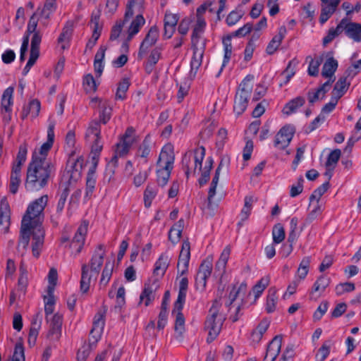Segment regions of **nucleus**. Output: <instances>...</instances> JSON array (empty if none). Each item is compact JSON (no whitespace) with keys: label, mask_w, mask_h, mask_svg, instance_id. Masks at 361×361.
I'll return each instance as SVG.
<instances>
[{"label":"nucleus","mask_w":361,"mask_h":361,"mask_svg":"<svg viewBox=\"0 0 361 361\" xmlns=\"http://www.w3.org/2000/svg\"><path fill=\"white\" fill-rule=\"evenodd\" d=\"M174 159L172 145H165L160 152L157 161V182L160 185L164 186L167 183L173 167Z\"/></svg>","instance_id":"423d86ee"},{"label":"nucleus","mask_w":361,"mask_h":361,"mask_svg":"<svg viewBox=\"0 0 361 361\" xmlns=\"http://www.w3.org/2000/svg\"><path fill=\"white\" fill-rule=\"evenodd\" d=\"M188 285V281L187 278L183 277L180 280L178 295L177 300L175 302V304H176L178 309H179L181 307H183L185 304Z\"/></svg>","instance_id":"79ce46f5"},{"label":"nucleus","mask_w":361,"mask_h":361,"mask_svg":"<svg viewBox=\"0 0 361 361\" xmlns=\"http://www.w3.org/2000/svg\"><path fill=\"white\" fill-rule=\"evenodd\" d=\"M190 258V246L188 241H184L182 244L179 255L177 269L178 273L184 274L187 272Z\"/></svg>","instance_id":"a211bd4d"},{"label":"nucleus","mask_w":361,"mask_h":361,"mask_svg":"<svg viewBox=\"0 0 361 361\" xmlns=\"http://www.w3.org/2000/svg\"><path fill=\"white\" fill-rule=\"evenodd\" d=\"M344 23L345 20H342L340 23L337 25V27L334 29L331 28L329 30L328 35L324 37L323 42L324 44H329L331 42V41L338 36L340 33H341L344 30Z\"/></svg>","instance_id":"8fccbe9b"},{"label":"nucleus","mask_w":361,"mask_h":361,"mask_svg":"<svg viewBox=\"0 0 361 361\" xmlns=\"http://www.w3.org/2000/svg\"><path fill=\"white\" fill-rule=\"evenodd\" d=\"M253 80V75H247L240 83L236 92L233 109L238 115L244 112L247 106L248 97L252 89Z\"/></svg>","instance_id":"6e6552de"},{"label":"nucleus","mask_w":361,"mask_h":361,"mask_svg":"<svg viewBox=\"0 0 361 361\" xmlns=\"http://www.w3.org/2000/svg\"><path fill=\"white\" fill-rule=\"evenodd\" d=\"M51 327V334H55L56 338H58L60 335V330L61 326L62 319L59 314H54L50 317Z\"/></svg>","instance_id":"052dcab7"},{"label":"nucleus","mask_w":361,"mask_h":361,"mask_svg":"<svg viewBox=\"0 0 361 361\" xmlns=\"http://www.w3.org/2000/svg\"><path fill=\"white\" fill-rule=\"evenodd\" d=\"M84 164V159L82 157L71 158L69 159L66 171L61 178V186L64 187V190L61 193L59 200L56 212L61 214L65 207L68 190L67 186L77 182L81 176L82 169Z\"/></svg>","instance_id":"7ed1b4c3"},{"label":"nucleus","mask_w":361,"mask_h":361,"mask_svg":"<svg viewBox=\"0 0 361 361\" xmlns=\"http://www.w3.org/2000/svg\"><path fill=\"white\" fill-rule=\"evenodd\" d=\"M178 20L179 17L177 14L169 11L166 12L164 17V37L169 39L172 37Z\"/></svg>","instance_id":"412c9836"},{"label":"nucleus","mask_w":361,"mask_h":361,"mask_svg":"<svg viewBox=\"0 0 361 361\" xmlns=\"http://www.w3.org/2000/svg\"><path fill=\"white\" fill-rule=\"evenodd\" d=\"M100 83L99 78H94L91 73L85 74L83 76L82 86L87 93H94L97 91Z\"/></svg>","instance_id":"f704fd0d"},{"label":"nucleus","mask_w":361,"mask_h":361,"mask_svg":"<svg viewBox=\"0 0 361 361\" xmlns=\"http://www.w3.org/2000/svg\"><path fill=\"white\" fill-rule=\"evenodd\" d=\"M329 187V182H326L317 188L310 197V203L314 204V201L319 202L321 197L327 191Z\"/></svg>","instance_id":"0e129e2a"},{"label":"nucleus","mask_w":361,"mask_h":361,"mask_svg":"<svg viewBox=\"0 0 361 361\" xmlns=\"http://www.w3.org/2000/svg\"><path fill=\"white\" fill-rule=\"evenodd\" d=\"M130 148H128L123 142L121 140L116 145L114 149V154L112 157V161L116 162L118 159L128 154Z\"/></svg>","instance_id":"680f3d73"},{"label":"nucleus","mask_w":361,"mask_h":361,"mask_svg":"<svg viewBox=\"0 0 361 361\" xmlns=\"http://www.w3.org/2000/svg\"><path fill=\"white\" fill-rule=\"evenodd\" d=\"M273 241L274 243L279 244L285 238V231L283 227L281 224L274 226L272 231Z\"/></svg>","instance_id":"338daca9"},{"label":"nucleus","mask_w":361,"mask_h":361,"mask_svg":"<svg viewBox=\"0 0 361 361\" xmlns=\"http://www.w3.org/2000/svg\"><path fill=\"white\" fill-rule=\"evenodd\" d=\"M97 276H93L90 271L89 267L84 264L82 267V276L80 280V290L87 293L90 288L91 281L96 279Z\"/></svg>","instance_id":"2f4dec72"},{"label":"nucleus","mask_w":361,"mask_h":361,"mask_svg":"<svg viewBox=\"0 0 361 361\" xmlns=\"http://www.w3.org/2000/svg\"><path fill=\"white\" fill-rule=\"evenodd\" d=\"M341 0H320L321 14L319 21L322 24L326 23L335 13Z\"/></svg>","instance_id":"dca6fc26"},{"label":"nucleus","mask_w":361,"mask_h":361,"mask_svg":"<svg viewBox=\"0 0 361 361\" xmlns=\"http://www.w3.org/2000/svg\"><path fill=\"white\" fill-rule=\"evenodd\" d=\"M158 37L159 30L156 26H152L146 35L141 45H152L157 42Z\"/></svg>","instance_id":"3c124183"},{"label":"nucleus","mask_w":361,"mask_h":361,"mask_svg":"<svg viewBox=\"0 0 361 361\" xmlns=\"http://www.w3.org/2000/svg\"><path fill=\"white\" fill-rule=\"evenodd\" d=\"M99 134L100 128L99 123L96 121L91 122L85 133L86 140L91 143L99 139Z\"/></svg>","instance_id":"c03bdc74"},{"label":"nucleus","mask_w":361,"mask_h":361,"mask_svg":"<svg viewBox=\"0 0 361 361\" xmlns=\"http://www.w3.org/2000/svg\"><path fill=\"white\" fill-rule=\"evenodd\" d=\"M183 227L184 221L183 219H180L171 227L169 233V239L171 243L175 244L179 241Z\"/></svg>","instance_id":"37998d69"},{"label":"nucleus","mask_w":361,"mask_h":361,"mask_svg":"<svg viewBox=\"0 0 361 361\" xmlns=\"http://www.w3.org/2000/svg\"><path fill=\"white\" fill-rule=\"evenodd\" d=\"M298 64V62L296 60L290 61L286 70L281 73V76L285 79V84L288 83L295 75Z\"/></svg>","instance_id":"603ef678"},{"label":"nucleus","mask_w":361,"mask_h":361,"mask_svg":"<svg viewBox=\"0 0 361 361\" xmlns=\"http://www.w3.org/2000/svg\"><path fill=\"white\" fill-rule=\"evenodd\" d=\"M310 206L312 207L310 213L308 214L306 220L305 224H304V226L306 224H310L312 221H314L321 213L322 212V205L319 204V202L314 201V204H311L310 202Z\"/></svg>","instance_id":"5fc2aeb1"},{"label":"nucleus","mask_w":361,"mask_h":361,"mask_svg":"<svg viewBox=\"0 0 361 361\" xmlns=\"http://www.w3.org/2000/svg\"><path fill=\"white\" fill-rule=\"evenodd\" d=\"M344 30L348 37L353 39L355 42H361V24L349 23L345 20Z\"/></svg>","instance_id":"c85d7f7f"},{"label":"nucleus","mask_w":361,"mask_h":361,"mask_svg":"<svg viewBox=\"0 0 361 361\" xmlns=\"http://www.w3.org/2000/svg\"><path fill=\"white\" fill-rule=\"evenodd\" d=\"M341 152L340 149H335L329 154L326 163L327 171L325 173V175L327 176L329 178L331 177L332 171L336 167V165L341 157Z\"/></svg>","instance_id":"ea45409f"},{"label":"nucleus","mask_w":361,"mask_h":361,"mask_svg":"<svg viewBox=\"0 0 361 361\" xmlns=\"http://www.w3.org/2000/svg\"><path fill=\"white\" fill-rule=\"evenodd\" d=\"M157 194V188L148 185L144 192V203L145 207H149Z\"/></svg>","instance_id":"09e8293b"},{"label":"nucleus","mask_w":361,"mask_h":361,"mask_svg":"<svg viewBox=\"0 0 361 361\" xmlns=\"http://www.w3.org/2000/svg\"><path fill=\"white\" fill-rule=\"evenodd\" d=\"M183 307L178 309L176 304H174V308L173 310V314L176 317L175 321V331L177 334L182 336L185 331V319L181 312Z\"/></svg>","instance_id":"58836bf2"},{"label":"nucleus","mask_w":361,"mask_h":361,"mask_svg":"<svg viewBox=\"0 0 361 361\" xmlns=\"http://www.w3.org/2000/svg\"><path fill=\"white\" fill-rule=\"evenodd\" d=\"M277 296L275 290H269V295L267 298L265 309L268 313L273 312L276 306Z\"/></svg>","instance_id":"e2e57ef3"},{"label":"nucleus","mask_w":361,"mask_h":361,"mask_svg":"<svg viewBox=\"0 0 361 361\" xmlns=\"http://www.w3.org/2000/svg\"><path fill=\"white\" fill-rule=\"evenodd\" d=\"M152 47H140L139 56L140 58L146 57L149 54L148 62L154 65L157 63L160 57V49L157 47L151 49Z\"/></svg>","instance_id":"7c9ffc66"},{"label":"nucleus","mask_w":361,"mask_h":361,"mask_svg":"<svg viewBox=\"0 0 361 361\" xmlns=\"http://www.w3.org/2000/svg\"><path fill=\"white\" fill-rule=\"evenodd\" d=\"M247 291V286L244 283L234 285L230 290L226 305L239 311Z\"/></svg>","instance_id":"9d476101"},{"label":"nucleus","mask_w":361,"mask_h":361,"mask_svg":"<svg viewBox=\"0 0 361 361\" xmlns=\"http://www.w3.org/2000/svg\"><path fill=\"white\" fill-rule=\"evenodd\" d=\"M150 140L148 137H146L138 149L137 157L143 159V162H147L146 159L150 154Z\"/></svg>","instance_id":"13d9d810"},{"label":"nucleus","mask_w":361,"mask_h":361,"mask_svg":"<svg viewBox=\"0 0 361 361\" xmlns=\"http://www.w3.org/2000/svg\"><path fill=\"white\" fill-rule=\"evenodd\" d=\"M104 256V250L103 247L99 245L91 259L90 267H89L90 271L92 273L93 276H98L103 264Z\"/></svg>","instance_id":"b1692460"},{"label":"nucleus","mask_w":361,"mask_h":361,"mask_svg":"<svg viewBox=\"0 0 361 361\" xmlns=\"http://www.w3.org/2000/svg\"><path fill=\"white\" fill-rule=\"evenodd\" d=\"M305 99L298 97L288 102L283 107L282 112L284 115L289 116L297 112L298 109L305 104Z\"/></svg>","instance_id":"e433bc0d"},{"label":"nucleus","mask_w":361,"mask_h":361,"mask_svg":"<svg viewBox=\"0 0 361 361\" xmlns=\"http://www.w3.org/2000/svg\"><path fill=\"white\" fill-rule=\"evenodd\" d=\"M270 279L269 276L262 278L252 288V292L255 299H257L262 294L265 288L269 284Z\"/></svg>","instance_id":"de8ad7c7"},{"label":"nucleus","mask_w":361,"mask_h":361,"mask_svg":"<svg viewBox=\"0 0 361 361\" xmlns=\"http://www.w3.org/2000/svg\"><path fill=\"white\" fill-rule=\"evenodd\" d=\"M212 269V259L207 257L202 262L197 272L195 280L197 289L200 290H204L207 284V280L211 275Z\"/></svg>","instance_id":"ddd939ff"},{"label":"nucleus","mask_w":361,"mask_h":361,"mask_svg":"<svg viewBox=\"0 0 361 361\" xmlns=\"http://www.w3.org/2000/svg\"><path fill=\"white\" fill-rule=\"evenodd\" d=\"M144 0H130L128 3L125 13L124 21H127L133 16H142Z\"/></svg>","instance_id":"bb28decb"},{"label":"nucleus","mask_w":361,"mask_h":361,"mask_svg":"<svg viewBox=\"0 0 361 361\" xmlns=\"http://www.w3.org/2000/svg\"><path fill=\"white\" fill-rule=\"evenodd\" d=\"M87 226L88 224L87 222L81 224L78 228L73 240L84 245L85 236L87 233Z\"/></svg>","instance_id":"864d4df0"},{"label":"nucleus","mask_w":361,"mask_h":361,"mask_svg":"<svg viewBox=\"0 0 361 361\" xmlns=\"http://www.w3.org/2000/svg\"><path fill=\"white\" fill-rule=\"evenodd\" d=\"M331 346V341H326L319 348L318 353L316 355L317 361H324L330 353V348Z\"/></svg>","instance_id":"774afa93"},{"label":"nucleus","mask_w":361,"mask_h":361,"mask_svg":"<svg viewBox=\"0 0 361 361\" xmlns=\"http://www.w3.org/2000/svg\"><path fill=\"white\" fill-rule=\"evenodd\" d=\"M105 49L100 48L95 54L94 59V70L96 78H99L104 69Z\"/></svg>","instance_id":"473e14b6"},{"label":"nucleus","mask_w":361,"mask_h":361,"mask_svg":"<svg viewBox=\"0 0 361 361\" xmlns=\"http://www.w3.org/2000/svg\"><path fill=\"white\" fill-rule=\"evenodd\" d=\"M39 56V47H21L20 60L24 61L26 58H28L27 64L23 70V74L26 75L30 71V68L34 66L36 61Z\"/></svg>","instance_id":"f8f14e48"},{"label":"nucleus","mask_w":361,"mask_h":361,"mask_svg":"<svg viewBox=\"0 0 361 361\" xmlns=\"http://www.w3.org/2000/svg\"><path fill=\"white\" fill-rule=\"evenodd\" d=\"M294 134V128L291 126L283 127L276 134L274 141L276 147L283 149H285L291 141Z\"/></svg>","instance_id":"2eb2a0df"},{"label":"nucleus","mask_w":361,"mask_h":361,"mask_svg":"<svg viewBox=\"0 0 361 361\" xmlns=\"http://www.w3.org/2000/svg\"><path fill=\"white\" fill-rule=\"evenodd\" d=\"M158 288L157 282L152 284H145V288L140 296V303L148 306L155 298V292Z\"/></svg>","instance_id":"a878e982"},{"label":"nucleus","mask_w":361,"mask_h":361,"mask_svg":"<svg viewBox=\"0 0 361 361\" xmlns=\"http://www.w3.org/2000/svg\"><path fill=\"white\" fill-rule=\"evenodd\" d=\"M13 93L14 87L10 86L4 91L1 99V114L3 120L7 123L11 120Z\"/></svg>","instance_id":"9b49d317"},{"label":"nucleus","mask_w":361,"mask_h":361,"mask_svg":"<svg viewBox=\"0 0 361 361\" xmlns=\"http://www.w3.org/2000/svg\"><path fill=\"white\" fill-rule=\"evenodd\" d=\"M92 104L99 108V118L103 123H106L111 118L112 106L107 100H99L98 98H93L91 101Z\"/></svg>","instance_id":"aec40b11"},{"label":"nucleus","mask_w":361,"mask_h":361,"mask_svg":"<svg viewBox=\"0 0 361 361\" xmlns=\"http://www.w3.org/2000/svg\"><path fill=\"white\" fill-rule=\"evenodd\" d=\"M0 209V226L4 232H6L10 226V211L8 204L6 201H2Z\"/></svg>","instance_id":"72a5a7b5"},{"label":"nucleus","mask_w":361,"mask_h":361,"mask_svg":"<svg viewBox=\"0 0 361 361\" xmlns=\"http://www.w3.org/2000/svg\"><path fill=\"white\" fill-rule=\"evenodd\" d=\"M90 25L93 32L91 38L89 39V44H94L99 39L102 30V25L99 22V16L98 14L92 16Z\"/></svg>","instance_id":"c9c22d12"},{"label":"nucleus","mask_w":361,"mask_h":361,"mask_svg":"<svg viewBox=\"0 0 361 361\" xmlns=\"http://www.w3.org/2000/svg\"><path fill=\"white\" fill-rule=\"evenodd\" d=\"M73 33V23H68L63 29L58 41L61 44L71 43V38Z\"/></svg>","instance_id":"6e6d98bb"},{"label":"nucleus","mask_w":361,"mask_h":361,"mask_svg":"<svg viewBox=\"0 0 361 361\" xmlns=\"http://www.w3.org/2000/svg\"><path fill=\"white\" fill-rule=\"evenodd\" d=\"M330 87H331L330 82L326 81V82H324L323 84V85L322 87L318 88L317 90L309 92V94H308L309 102L311 103H314L317 101L322 99L324 97L326 92H327L330 90Z\"/></svg>","instance_id":"a19ab883"},{"label":"nucleus","mask_w":361,"mask_h":361,"mask_svg":"<svg viewBox=\"0 0 361 361\" xmlns=\"http://www.w3.org/2000/svg\"><path fill=\"white\" fill-rule=\"evenodd\" d=\"M231 253V250L229 247H226L224 249L219 259L216 263V269L221 271H224L227 262L228 260L229 256Z\"/></svg>","instance_id":"69168bd1"},{"label":"nucleus","mask_w":361,"mask_h":361,"mask_svg":"<svg viewBox=\"0 0 361 361\" xmlns=\"http://www.w3.org/2000/svg\"><path fill=\"white\" fill-rule=\"evenodd\" d=\"M348 86L349 82H347L346 78H339L332 91V97L339 99L345 92Z\"/></svg>","instance_id":"a18cd8bd"},{"label":"nucleus","mask_w":361,"mask_h":361,"mask_svg":"<svg viewBox=\"0 0 361 361\" xmlns=\"http://www.w3.org/2000/svg\"><path fill=\"white\" fill-rule=\"evenodd\" d=\"M47 202V195H43L32 202L22 219L19 247L26 249L32 238V251L36 257H39L44 244V232L42 222L43 211Z\"/></svg>","instance_id":"f257e3e1"},{"label":"nucleus","mask_w":361,"mask_h":361,"mask_svg":"<svg viewBox=\"0 0 361 361\" xmlns=\"http://www.w3.org/2000/svg\"><path fill=\"white\" fill-rule=\"evenodd\" d=\"M171 262V257L166 252L162 253L154 264V274L157 278H161Z\"/></svg>","instance_id":"393cba45"},{"label":"nucleus","mask_w":361,"mask_h":361,"mask_svg":"<svg viewBox=\"0 0 361 361\" xmlns=\"http://www.w3.org/2000/svg\"><path fill=\"white\" fill-rule=\"evenodd\" d=\"M338 68V61L332 56H329L324 63L322 75L323 77L329 78L328 81L331 84L334 81V73Z\"/></svg>","instance_id":"cd10ccee"},{"label":"nucleus","mask_w":361,"mask_h":361,"mask_svg":"<svg viewBox=\"0 0 361 361\" xmlns=\"http://www.w3.org/2000/svg\"><path fill=\"white\" fill-rule=\"evenodd\" d=\"M40 102L37 99H32L27 104H25L20 114V118L25 120L30 117L33 119L36 118L40 111Z\"/></svg>","instance_id":"5701e85b"},{"label":"nucleus","mask_w":361,"mask_h":361,"mask_svg":"<svg viewBox=\"0 0 361 361\" xmlns=\"http://www.w3.org/2000/svg\"><path fill=\"white\" fill-rule=\"evenodd\" d=\"M204 156L205 149L200 147L194 151L187 152L182 159V166L186 176L200 175L199 183L200 185L205 184L208 181L213 165L212 157L207 158L203 162Z\"/></svg>","instance_id":"f03ea898"},{"label":"nucleus","mask_w":361,"mask_h":361,"mask_svg":"<svg viewBox=\"0 0 361 361\" xmlns=\"http://www.w3.org/2000/svg\"><path fill=\"white\" fill-rule=\"evenodd\" d=\"M54 127L55 122L50 121L48 130H47V142H44L38 149H36L32 154V161H35L36 160L41 161L42 162H48L46 160L47 155L48 152L51 149L54 140Z\"/></svg>","instance_id":"1a4fd4ad"},{"label":"nucleus","mask_w":361,"mask_h":361,"mask_svg":"<svg viewBox=\"0 0 361 361\" xmlns=\"http://www.w3.org/2000/svg\"><path fill=\"white\" fill-rule=\"evenodd\" d=\"M51 173L49 162L36 160L32 161L28 167L25 188L28 191H37L42 189L47 182Z\"/></svg>","instance_id":"20e7f679"},{"label":"nucleus","mask_w":361,"mask_h":361,"mask_svg":"<svg viewBox=\"0 0 361 361\" xmlns=\"http://www.w3.org/2000/svg\"><path fill=\"white\" fill-rule=\"evenodd\" d=\"M126 21H119L117 22L112 27L111 32L110 35V39L111 40H117L118 43L122 44L121 42V35L123 33H126V31H123V27Z\"/></svg>","instance_id":"49530a36"},{"label":"nucleus","mask_w":361,"mask_h":361,"mask_svg":"<svg viewBox=\"0 0 361 361\" xmlns=\"http://www.w3.org/2000/svg\"><path fill=\"white\" fill-rule=\"evenodd\" d=\"M56 0H46L44 7L32 14L30 17L26 34L23 37L22 45H28L30 42V45H39L42 42V35L37 30L38 19L37 16L39 12L42 17L48 18L50 15L56 10Z\"/></svg>","instance_id":"39448f33"},{"label":"nucleus","mask_w":361,"mask_h":361,"mask_svg":"<svg viewBox=\"0 0 361 361\" xmlns=\"http://www.w3.org/2000/svg\"><path fill=\"white\" fill-rule=\"evenodd\" d=\"M121 141L123 142L128 148H130V147L137 141V136L135 133V130L133 128H128L121 137Z\"/></svg>","instance_id":"4d7b16f0"},{"label":"nucleus","mask_w":361,"mask_h":361,"mask_svg":"<svg viewBox=\"0 0 361 361\" xmlns=\"http://www.w3.org/2000/svg\"><path fill=\"white\" fill-rule=\"evenodd\" d=\"M281 345L282 338L281 336L274 337L267 347L264 361H274L281 351Z\"/></svg>","instance_id":"4be33fe9"},{"label":"nucleus","mask_w":361,"mask_h":361,"mask_svg":"<svg viewBox=\"0 0 361 361\" xmlns=\"http://www.w3.org/2000/svg\"><path fill=\"white\" fill-rule=\"evenodd\" d=\"M310 262V257H305L302 259L299 264V267L297 269L296 274L295 275V279L298 280L300 282L305 279L309 272Z\"/></svg>","instance_id":"4c0bfd02"},{"label":"nucleus","mask_w":361,"mask_h":361,"mask_svg":"<svg viewBox=\"0 0 361 361\" xmlns=\"http://www.w3.org/2000/svg\"><path fill=\"white\" fill-rule=\"evenodd\" d=\"M330 279L322 275L319 277L316 281L314 282L312 290L310 292V295L312 298L314 297H319L324 292L326 288L330 283Z\"/></svg>","instance_id":"c756f323"},{"label":"nucleus","mask_w":361,"mask_h":361,"mask_svg":"<svg viewBox=\"0 0 361 361\" xmlns=\"http://www.w3.org/2000/svg\"><path fill=\"white\" fill-rule=\"evenodd\" d=\"M244 15V11L240 8H236L232 11L228 15L226 21L228 26H233L235 25Z\"/></svg>","instance_id":"bf43d9fd"},{"label":"nucleus","mask_w":361,"mask_h":361,"mask_svg":"<svg viewBox=\"0 0 361 361\" xmlns=\"http://www.w3.org/2000/svg\"><path fill=\"white\" fill-rule=\"evenodd\" d=\"M221 303L215 300L211 307L205 322V329L208 331L209 338L214 340L220 333L225 317L219 312Z\"/></svg>","instance_id":"0eeeda50"},{"label":"nucleus","mask_w":361,"mask_h":361,"mask_svg":"<svg viewBox=\"0 0 361 361\" xmlns=\"http://www.w3.org/2000/svg\"><path fill=\"white\" fill-rule=\"evenodd\" d=\"M104 316V311H99L95 314L90 331V341L97 342L101 338L105 324Z\"/></svg>","instance_id":"f3484780"},{"label":"nucleus","mask_w":361,"mask_h":361,"mask_svg":"<svg viewBox=\"0 0 361 361\" xmlns=\"http://www.w3.org/2000/svg\"><path fill=\"white\" fill-rule=\"evenodd\" d=\"M204 53V47H193V56L190 62V71L189 72V77L191 80L194 79L197 73L198 69L202 64Z\"/></svg>","instance_id":"6ab92c4d"},{"label":"nucleus","mask_w":361,"mask_h":361,"mask_svg":"<svg viewBox=\"0 0 361 361\" xmlns=\"http://www.w3.org/2000/svg\"><path fill=\"white\" fill-rule=\"evenodd\" d=\"M145 20L142 16H136L129 25L126 33L121 35L122 44L126 45L140 30L141 27L145 25Z\"/></svg>","instance_id":"4468645a"}]
</instances>
